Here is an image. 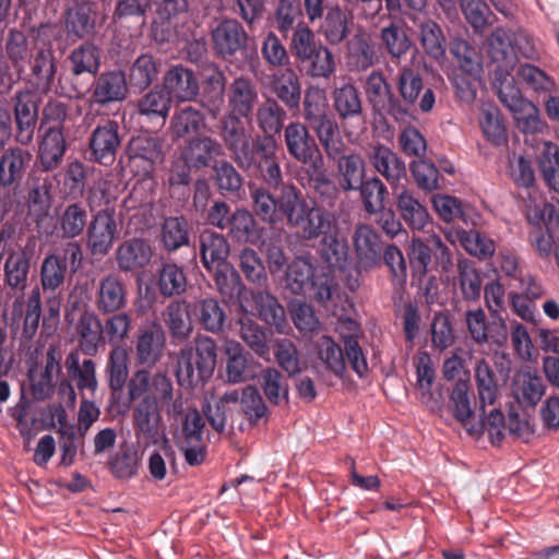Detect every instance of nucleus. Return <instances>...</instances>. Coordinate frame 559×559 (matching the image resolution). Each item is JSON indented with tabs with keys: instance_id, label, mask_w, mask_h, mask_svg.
Returning a JSON list of instances; mask_svg holds the SVG:
<instances>
[{
	"instance_id": "1",
	"label": "nucleus",
	"mask_w": 559,
	"mask_h": 559,
	"mask_svg": "<svg viewBox=\"0 0 559 559\" xmlns=\"http://www.w3.org/2000/svg\"><path fill=\"white\" fill-rule=\"evenodd\" d=\"M272 177H258L263 185H249L253 213L264 223L283 219L293 228H300L317 201L309 200L294 183L285 182L281 168Z\"/></svg>"
},
{
	"instance_id": "2",
	"label": "nucleus",
	"mask_w": 559,
	"mask_h": 559,
	"mask_svg": "<svg viewBox=\"0 0 559 559\" xmlns=\"http://www.w3.org/2000/svg\"><path fill=\"white\" fill-rule=\"evenodd\" d=\"M321 202H316L299 228L306 240L319 239L318 252L321 259L333 269L344 270L348 260V245L340 227V217L333 210L338 200V191L323 177L316 186Z\"/></svg>"
},
{
	"instance_id": "3",
	"label": "nucleus",
	"mask_w": 559,
	"mask_h": 559,
	"mask_svg": "<svg viewBox=\"0 0 559 559\" xmlns=\"http://www.w3.org/2000/svg\"><path fill=\"white\" fill-rule=\"evenodd\" d=\"M219 135L236 165L254 178L272 177L275 173L270 160L273 146L267 138H255L246 129L241 117L225 115L219 120Z\"/></svg>"
},
{
	"instance_id": "4",
	"label": "nucleus",
	"mask_w": 559,
	"mask_h": 559,
	"mask_svg": "<svg viewBox=\"0 0 559 559\" xmlns=\"http://www.w3.org/2000/svg\"><path fill=\"white\" fill-rule=\"evenodd\" d=\"M21 236L16 226L5 223L0 228V262L3 263V283L19 294L12 304V320H20L24 311L23 293L28 286L34 252L28 246L20 245Z\"/></svg>"
},
{
	"instance_id": "5",
	"label": "nucleus",
	"mask_w": 559,
	"mask_h": 559,
	"mask_svg": "<svg viewBox=\"0 0 559 559\" xmlns=\"http://www.w3.org/2000/svg\"><path fill=\"white\" fill-rule=\"evenodd\" d=\"M395 92L391 96L396 111L397 123H409L416 119V111L430 112L436 104L433 88L425 83L419 67L404 64L399 68L394 78Z\"/></svg>"
},
{
	"instance_id": "6",
	"label": "nucleus",
	"mask_w": 559,
	"mask_h": 559,
	"mask_svg": "<svg viewBox=\"0 0 559 559\" xmlns=\"http://www.w3.org/2000/svg\"><path fill=\"white\" fill-rule=\"evenodd\" d=\"M217 352L214 340L199 336L195 345L182 348L177 357L176 377L185 388L203 384L214 372Z\"/></svg>"
},
{
	"instance_id": "7",
	"label": "nucleus",
	"mask_w": 559,
	"mask_h": 559,
	"mask_svg": "<svg viewBox=\"0 0 559 559\" xmlns=\"http://www.w3.org/2000/svg\"><path fill=\"white\" fill-rule=\"evenodd\" d=\"M68 74L59 75L57 95L68 98H81L88 91V83L81 78L84 74L95 76L100 68V51L92 43H83L67 57Z\"/></svg>"
},
{
	"instance_id": "8",
	"label": "nucleus",
	"mask_w": 559,
	"mask_h": 559,
	"mask_svg": "<svg viewBox=\"0 0 559 559\" xmlns=\"http://www.w3.org/2000/svg\"><path fill=\"white\" fill-rule=\"evenodd\" d=\"M83 262V250L79 241H68L53 252L46 254L40 265V285L44 292L55 293L68 276L75 274Z\"/></svg>"
},
{
	"instance_id": "9",
	"label": "nucleus",
	"mask_w": 559,
	"mask_h": 559,
	"mask_svg": "<svg viewBox=\"0 0 559 559\" xmlns=\"http://www.w3.org/2000/svg\"><path fill=\"white\" fill-rule=\"evenodd\" d=\"M407 257L412 275L419 281L431 271L450 273L453 267L451 250L435 235L426 239L412 238Z\"/></svg>"
},
{
	"instance_id": "10",
	"label": "nucleus",
	"mask_w": 559,
	"mask_h": 559,
	"mask_svg": "<svg viewBox=\"0 0 559 559\" xmlns=\"http://www.w3.org/2000/svg\"><path fill=\"white\" fill-rule=\"evenodd\" d=\"M212 48L217 57L231 62L248 56L249 35L236 19L224 17L211 29Z\"/></svg>"
},
{
	"instance_id": "11",
	"label": "nucleus",
	"mask_w": 559,
	"mask_h": 559,
	"mask_svg": "<svg viewBox=\"0 0 559 559\" xmlns=\"http://www.w3.org/2000/svg\"><path fill=\"white\" fill-rule=\"evenodd\" d=\"M119 229L115 206L94 212L86 226V248L93 257H105L114 247Z\"/></svg>"
},
{
	"instance_id": "12",
	"label": "nucleus",
	"mask_w": 559,
	"mask_h": 559,
	"mask_svg": "<svg viewBox=\"0 0 559 559\" xmlns=\"http://www.w3.org/2000/svg\"><path fill=\"white\" fill-rule=\"evenodd\" d=\"M122 135L117 121L107 119L96 126L88 136L87 159L103 166H111L121 146Z\"/></svg>"
},
{
	"instance_id": "13",
	"label": "nucleus",
	"mask_w": 559,
	"mask_h": 559,
	"mask_svg": "<svg viewBox=\"0 0 559 559\" xmlns=\"http://www.w3.org/2000/svg\"><path fill=\"white\" fill-rule=\"evenodd\" d=\"M284 142L293 159L314 169L322 166L323 160L319 145L305 123L299 121L289 122L284 128Z\"/></svg>"
},
{
	"instance_id": "14",
	"label": "nucleus",
	"mask_w": 559,
	"mask_h": 559,
	"mask_svg": "<svg viewBox=\"0 0 559 559\" xmlns=\"http://www.w3.org/2000/svg\"><path fill=\"white\" fill-rule=\"evenodd\" d=\"M15 122V140L28 145L33 139L38 121L39 95L31 90L19 91L12 97Z\"/></svg>"
},
{
	"instance_id": "15",
	"label": "nucleus",
	"mask_w": 559,
	"mask_h": 559,
	"mask_svg": "<svg viewBox=\"0 0 559 559\" xmlns=\"http://www.w3.org/2000/svg\"><path fill=\"white\" fill-rule=\"evenodd\" d=\"M97 15L95 0H67L62 14L67 35L73 39H84L93 35Z\"/></svg>"
},
{
	"instance_id": "16",
	"label": "nucleus",
	"mask_w": 559,
	"mask_h": 559,
	"mask_svg": "<svg viewBox=\"0 0 559 559\" xmlns=\"http://www.w3.org/2000/svg\"><path fill=\"white\" fill-rule=\"evenodd\" d=\"M162 415L154 395L143 396L132 407V426L139 441L156 444L160 436Z\"/></svg>"
},
{
	"instance_id": "17",
	"label": "nucleus",
	"mask_w": 559,
	"mask_h": 559,
	"mask_svg": "<svg viewBox=\"0 0 559 559\" xmlns=\"http://www.w3.org/2000/svg\"><path fill=\"white\" fill-rule=\"evenodd\" d=\"M353 245L359 270L369 271L382 264L383 250L386 245L372 226L358 225L353 235Z\"/></svg>"
},
{
	"instance_id": "18",
	"label": "nucleus",
	"mask_w": 559,
	"mask_h": 559,
	"mask_svg": "<svg viewBox=\"0 0 559 559\" xmlns=\"http://www.w3.org/2000/svg\"><path fill=\"white\" fill-rule=\"evenodd\" d=\"M487 67L489 72L506 75L516 66V56L512 49L510 29L497 27L486 43Z\"/></svg>"
},
{
	"instance_id": "19",
	"label": "nucleus",
	"mask_w": 559,
	"mask_h": 559,
	"mask_svg": "<svg viewBox=\"0 0 559 559\" xmlns=\"http://www.w3.org/2000/svg\"><path fill=\"white\" fill-rule=\"evenodd\" d=\"M367 158L372 168L382 176L392 190L399 188L402 179L406 178V164L396 152L389 146L377 143L367 151Z\"/></svg>"
},
{
	"instance_id": "20",
	"label": "nucleus",
	"mask_w": 559,
	"mask_h": 559,
	"mask_svg": "<svg viewBox=\"0 0 559 559\" xmlns=\"http://www.w3.org/2000/svg\"><path fill=\"white\" fill-rule=\"evenodd\" d=\"M29 82L41 93H55L59 90L57 79L58 61L55 51L35 50L28 57Z\"/></svg>"
},
{
	"instance_id": "21",
	"label": "nucleus",
	"mask_w": 559,
	"mask_h": 559,
	"mask_svg": "<svg viewBox=\"0 0 559 559\" xmlns=\"http://www.w3.org/2000/svg\"><path fill=\"white\" fill-rule=\"evenodd\" d=\"M92 84H88L91 103L98 106H107L111 103L122 102L128 92L127 78L121 70L105 71L96 74Z\"/></svg>"
},
{
	"instance_id": "22",
	"label": "nucleus",
	"mask_w": 559,
	"mask_h": 559,
	"mask_svg": "<svg viewBox=\"0 0 559 559\" xmlns=\"http://www.w3.org/2000/svg\"><path fill=\"white\" fill-rule=\"evenodd\" d=\"M286 118L287 114L284 108L272 97L265 98L257 110V123L263 132L261 138H267L273 142V146L270 150V160L273 163L276 174H278L277 164L281 163V159L275 135L283 129Z\"/></svg>"
},
{
	"instance_id": "23",
	"label": "nucleus",
	"mask_w": 559,
	"mask_h": 559,
	"mask_svg": "<svg viewBox=\"0 0 559 559\" xmlns=\"http://www.w3.org/2000/svg\"><path fill=\"white\" fill-rule=\"evenodd\" d=\"M332 104L343 126L348 122L365 123L362 98L359 90L350 82L336 86L332 91Z\"/></svg>"
},
{
	"instance_id": "24",
	"label": "nucleus",
	"mask_w": 559,
	"mask_h": 559,
	"mask_svg": "<svg viewBox=\"0 0 559 559\" xmlns=\"http://www.w3.org/2000/svg\"><path fill=\"white\" fill-rule=\"evenodd\" d=\"M127 305V286L117 274H107L98 281L95 307L102 314L115 313Z\"/></svg>"
},
{
	"instance_id": "25",
	"label": "nucleus",
	"mask_w": 559,
	"mask_h": 559,
	"mask_svg": "<svg viewBox=\"0 0 559 559\" xmlns=\"http://www.w3.org/2000/svg\"><path fill=\"white\" fill-rule=\"evenodd\" d=\"M127 152L130 163L148 174L163 160V141L158 136L140 134L130 140Z\"/></svg>"
},
{
	"instance_id": "26",
	"label": "nucleus",
	"mask_w": 559,
	"mask_h": 559,
	"mask_svg": "<svg viewBox=\"0 0 559 559\" xmlns=\"http://www.w3.org/2000/svg\"><path fill=\"white\" fill-rule=\"evenodd\" d=\"M202 92L201 100L210 114L216 116L224 104L226 76L214 62H205L201 68Z\"/></svg>"
},
{
	"instance_id": "27",
	"label": "nucleus",
	"mask_w": 559,
	"mask_h": 559,
	"mask_svg": "<svg viewBox=\"0 0 559 559\" xmlns=\"http://www.w3.org/2000/svg\"><path fill=\"white\" fill-rule=\"evenodd\" d=\"M152 258V246L141 238L123 240L115 253L117 266L124 273L143 270L151 263Z\"/></svg>"
},
{
	"instance_id": "28",
	"label": "nucleus",
	"mask_w": 559,
	"mask_h": 559,
	"mask_svg": "<svg viewBox=\"0 0 559 559\" xmlns=\"http://www.w3.org/2000/svg\"><path fill=\"white\" fill-rule=\"evenodd\" d=\"M64 132L53 128L43 131L37 153V160L44 171H53L60 167L68 151Z\"/></svg>"
},
{
	"instance_id": "29",
	"label": "nucleus",
	"mask_w": 559,
	"mask_h": 559,
	"mask_svg": "<svg viewBox=\"0 0 559 559\" xmlns=\"http://www.w3.org/2000/svg\"><path fill=\"white\" fill-rule=\"evenodd\" d=\"M267 21L272 28L286 38L290 32L307 24L301 0H275Z\"/></svg>"
},
{
	"instance_id": "30",
	"label": "nucleus",
	"mask_w": 559,
	"mask_h": 559,
	"mask_svg": "<svg viewBox=\"0 0 559 559\" xmlns=\"http://www.w3.org/2000/svg\"><path fill=\"white\" fill-rule=\"evenodd\" d=\"M136 114L147 122L162 128L169 116L171 99L169 93L159 86H155L135 102Z\"/></svg>"
},
{
	"instance_id": "31",
	"label": "nucleus",
	"mask_w": 559,
	"mask_h": 559,
	"mask_svg": "<svg viewBox=\"0 0 559 559\" xmlns=\"http://www.w3.org/2000/svg\"><path fill=\"white\" fill-rule=\"evenodd\" d=\"M222 154L223 146L217 140L209 135H198L187 141L181 157L188 166L199 170L210 167L212 162Z\"/></svg>"
},
{
	"instance_id": "32",
	"label": "nucleus",
	"mask_w": 559,
	"mask_h": 559,
	"mask_svg": "<svg viewBox=\"0 0 559 559\" xmlns=\"http://www.w3.org/2000/svg\"><path fill=\"white\" fill-rule=\"evenodd\" d=\"M33 160L28 150L10 147L0 157V186L16 188Z\"/></svg>"
},
{
	"instance_id": "33",
	"label": "nucleus",
	"mask_w": 559,
	"mask_h": 559,
	"mask_svg": "<svg viewBox=\"0 0 559 559\" xmlns=\"http://www.w3.org/2000/svg\"><path fill=\"white\" fill-rule=\"evenodd\" d=\"M364 88L366 98L372 109L377 112L385 114L396 122V111L391 100V96H394V90L383 73L376 70L369 73Z\"/></svg>"
},
{
	"instance_id": "34",
	"label": "nucleus",
	"mask_w": 559,
	"mask_h": 559,
	"mask_svg": "<svg viewBox=\"0 0 559 559\" xmlns=\"http://www.w3.org/2000/svg\"><path fill=\"white\" fill-rule=\"evenodd\" d=\"M163 90L180 102L193 100L200 91L198 80L192 70L178 64L171 67L164 76Z\"/></svg>"
},
{
	"instance_id": "35",
	"label": "nucleus",
	"mask_w": 559,
	"mask_h": 559,
	"mask_svg": "<svg viewBox=\"0 0 559 559\" xmlns=\"http://www.w3.org/2000/svg\"><path fill=\"white\" fill-rule=\"evenodd\" d=\"M393 195L396 210L405 224L412 229L421 230L429 222L426 206L404 186L394 188Z\"/></svg>"
},
{
	"instance_id": "36",
	"label": "nucleus",
	"mask_w": 559,
	"mask_h": 559,
	"mask_svg": "<svg viewBox=\"0 0 559 559\" xmlns=\"http://www.w3.org/2000/svg\"><path fill=\"white\" fill-rule=\"evenodd\" d=\"M474 395L471 392L469 372L464 370L463 378H459L451 389L449 396V409L453 418L465 429L469 420L474 418Z\"/></svg>"
},
{
	"instance_id": "37",
	"label": "nucleus",
	"mask_w": 559,
	"mask_h": 559,
	"mask_svg": "<svg viewBox=\"0 0 559 559\" xmlns=\"http://www.w3.org/2000/svg\"><path fill=\"white\" fill-rule=\"evenodd\" d=\"M165 333L162 326L152 322L140 329L136 340V357L140 364L154 366L162 357Z\"/></svg>"
},
{
	"instance_id": "38",
	"label": "nucleus",
	"mask_w": 559,
	"mask_h": 559,
	"mask_svg": "<svg viewBox=\"0 0 559 559\" xmlns=\"http://www.w3.org/2000/svg\"><path fill=\"white\" fill-rule=\"evenodd\" d=\"M229 112L227 115L248 118L258 103V92L254 84L245 78L233 81L227 93Z\"/></svg>"
},
{
	"instance_id": "39",
	"label": "nucleus",
	"mask_w": 559,
	"mask_h": 559,
	"mask_svg": "<svg viewBox=\"0 0 559 559\" xmlns=\"http://www.w3.org/2000/svg\"><path fill=\"white\" fill-rule=\"evenodd\" d=\"M330 158L337 160L336 179L340 188L344 192L356 191L366 179V163L361 155H345L343 150L338 156Z\"/></svg>"
},
{
	"instance_id": "40",
	"label": "nucleus",
	"mask_w": 559,
	"mask_h": 559,
	"mask_svg": "<svg viewBox=\"0 0 559 559\" xmlns=\"http://www.w3.org/2000/svg\"><path fill=\"white\" fill-rule=\"evenodd\" d=\"M198 242L201 262L207 271L212 272L213 269L227 264L229 243L223 235L204 229Z\"/></svg>"
},
{
	"instance_id": "41",
	"label": "nucleus",
	"mask_w": 559,
	"mask_h": 559,
	"mask_svg": "<svg viewBox=\"0 0 559 559\" xmlns=\"http://www.w3.org/2000/svg\"><path fill=\"white\" fill-rule=\"evenodd\" d=\"M305 124L316 133L328 157H336L341 151L345 150L344 142L338 134V124L330 110Z\"/></svg>"
},
{
	"instance_id": "42",
	"label": "nucleus",
	"mask_w": 559,
	"mask_h": 559,
	"mask_svg": "<svg viewBox=\"0 0 559 559\" xmlns=\"http://www.w3.org/2000/svg\"><path fill=\"white\" fill-rule=\"evenodd\" d=\"M79 346L83 354L95 356L105 342L104 326L94 311L84 310L78 321Z\"/></svg>"
},
{
	"instance_id": "43",
	"label": "nucleus",
	"mask_w": 559,
	"mask_h": 559,
	"mask_svg": "<svg viewBox=\"0 0 559 559\" xmlns=\"http://www.w3.org/2000/svg\"><path fill=\"white\" fill-rule=\"evenodd\" d=\"M88 224V214L81 202L67 204L57 215L56 230L62 239H73L81 236Z\"/></svg>"
},
{
	"instance_id": "44",
	"label": "nucleus",
	"mask_w": 559,
	"mask_h": 559,
	"mask_svg": "<svg viewBox=\"0 0 559 559\" xmlns=\"http://www.w3.org/2000/svg\"><path fill=\"white\" fill-rule=\"evenodd\" d=\"M226 229L235 242L258 245L261 240V228L247 209H237L233 212Z\"/></svg>"
},
{
	"instance_id": "45",
	"label": "nucleus",
	"mask_w": 559,
	"mask_h": 559,
	"mask_svg": "<svg viewBox=\"0 0 559 559\" xmlns=\"http://www.w3.org/2000/svg\"><path fill=\"white\" fill-rule=\"evenodd\" d=\"M271 91L288 109H299L301 100V83L293 69L275 73L271 81Z\"/></svg>"
},
{
	"instance_id": "46",
	"label": "nucleus",
	"mask_w": 559,
	"mask_h": 559,
	"mask_svg": "<svg viewBox=\"0 0 559 559\" xmlns=\"http://www.w3.org/2000/svg\"><path fill=\"white\" fill-rule=\"evenodd\" d=\"M301 73L311 79H330L336 70L333 52L325 46H318L298 62Z\"/></svg>"
},
{
	"instance_id": "47",
	"label": "nucleus",
	"mask_w": 559,
	"mask_h": 559,
	"mask_svg": "<svg viewBox=\"0 0 559 559\" xmlns=\"http://www.w3.org/2000/svg\"><path fill=\"white\" fill-rule=\"evenodd\" d=\"M160 245L168 252H175L190 243V223L185 216L166 217L160 226Z\"/></svg>"
},
{
	"instance_id": "48",
	"label": "nucleus",
	"mask_w": 559,
	"mask_h": 559,
	"mask_svg": "<svg viewBox=\"0 0 559 559\" xmlns=\"http://www.w3.org/2000/svg\"><path fill=\"white\" fill-rule=\"evenodd\" d=\"M319 33L331 45H338L349 35V17L340 4H332L321 19Z\"/></svg>"
},
{
	"instance_id": "49",
	"label": "nucleus",
	"mask_w": 559,
	"mask_h": 559,
	"mask_svg": "<svg viewBox=\"0 0 559 559\" xmlns=\"http://www.w3.org/2000/svg\"><path fill=\"white\" fill-rule=\"evenodd\" d=\"M188 285L187 275L182 266L175 262H163L157 270L156 287L166 298L182 295Z\"/></svg>"
},
{
	"instance_id": "50",
	"label": "nucleus",
	"mask_w": 559,
	"mask_h": 559,
	"mask_svg": "<svg viewBox=\"0 0 559 559\" xmlns=\"http://www.w3.org/2000/svg\"><path fill=\"white\" fill-rule=\"evenodd\" d=\"M164 322L170 335L183 341L192 332L189 304L186 300L171 301L163 312Z\"/></svg>"
},
{
	"instance_id": "51",
	"label": "nucleus",
	"mask_w": 559,
	"mask_h": 559,
	"mask_svg": "<svg viewBox=\"0 0 559 559\" xmlns=\"http://www.w3.org/2000/svg\"><path fill=\"white\" fill-rule=\"evenodd\" d=\"M204 124V115L199 109L186 105L176 108L170 120V130L174 136L178 139L192 138L198 136L197 134Z\"/></svg>"
},
{
	"instance_id": "52",
	"label": "nucleus",
	"mask_w": 559,
	"mask_h": 559,
	"mask_svg": "<svg viewBox=\"0 0 559 559\" xmlns=\"http://www.w3.org/2000/svg\"><path fill=\"white\" fill-rule=\"evenodd\" d=\"M58 428L56 430L59 437V447L61 451L60 465L70 466L74 463L79 447L82 444L76 431V425L67 420V414L63 408L57 414Z\"/></svg>"
},
{
	"instance_id": "53",
	"label": "nucleus",
	"mask_w": 559,
	"mask_h": 559,
	"mask_svg": "<svg viewBox=\"0 0 559 559\" xmlns=\"http://www.w3.org/2000/svg\"><path fill=\"white\" fill-rule=\"evenodd\" d=\"M356 191L359 192L362 209L368 215H378L385 209L389 189L379 177L366 178Z\"/></svg>"
},
{
	"instance_id": "54",
	"label": "nucleus",
	"mask_w": 559,
	"mask_h": 559,
	"mask_svg": "<svg viewBox=\"0 0 559 559\" xmlns=\"http://www.w3.org/2000/svg\"><path fill=\"white\" fill-rule=\"evenodd\" d=\"M318 271L308 260L296 258L287 265L285 285L294 295H304L312 285Z\"/></svg>"
},
{
	"instance_id": "55",
	"label": "nucleus",
	"mask_w": 559,
	"mask_h": 559,
	"mask_svg": "<svg viewBox=\"0 0 559 559\" xmlns=\"http://www.w3.org/2000/svg\"><path fill=\"white\" fill-rule=\"evenodd\" d=\"M413 21L419 28L420 43L426 53L433 59L441 58L445 52V40L439 25L420 13L415 14Z\"/></svg>"
},
{
	"instance_id": "56",
	"label": "nucleus",
	"mask_w": 559,
	"mask_h": 559,
	"mask_svg": "<svg viewBox=\"0 0 559 559\" xmlns=\"http://www.w3.org/2000/svg\"><path fill=\"white\" fill-rule=\"evenodd\" d=\"M254 310L258 317L278 331L286 323L284 307L278 300L266 290H257L252 293Z\"/></svg>"
},
{
	"instance_id": "57",
	"label": "nucleus",
	"mask_w": 559,
	"mask_h": 559,
	"mask_svg": "<svg viewBox=\"0 0 559 559\" xmlns=\"http://www.w3.org/2000/svg\"><path fill=\"white\" fill-rule=\"evenodd\" d=\"M475 382L480 409L484 412L486 405H493L498 397L497 373L485 359H480L476 362Z\"/></svg>"
},
{
	"instance_id": "58",
	"label": "nucleus",
	"mask_w": 559,
	"mask_h": 559,
	"mask_svg": "<svg viewBox=\"0 0 559 559\" xmlns=\"http://www.w3.org/2000/svg\"><path fill=\"white\" fill-rule=\"evenodd\" d=\"M192 312L199 324L206 331L218 333L226 321V312L214 298H204L194 302Z\"/></svg>"
},
{
	"instance_id": "59",
	"label": "nucleus",
	"mask_w": 559,
	"mask_h": 559,
	"mask_svg": "<svg viewBox=\"0 0 559 559\" xmlns=\"http://www.w3.org/2000/svg\"><path fill=\"white\" fill-rule=\"evenodd\" d=\"M160 63L151 56L143 53L131 64L128 72V82L138 90L147 88L157 78Z\"/></svg>"
},
{
	"instance_id": "60",
	"label": "nucleus",
	"mask_w": 559,
	"mask_h": 559,
	"mask_svg": "<svg viewBox=\"0 0 559 559\" xmlns=\"http://www.w3.org/2000/svg\"><path fill=\"white\" fill-rule=\"evenodd\" d=\"M316 348L318 358L325 369L338 378L343 377L346 370L344 348L328 335H323L318 340Z\"/></svg>"
},
{
	"instance_id": "61",
	"label": "nucleus",
	"mask_w": 559,
	"mask_h": 559,
	"mask_svg": "<svg viewBox=\"0 0 559 559\" xmlns=\"http://www.w3.org/2000/svg\"><path fill=\"white\" fill-rule=\"evenodd\" d=\"M216 288L225 302L239 299L245 286L237 271L227 264L213 269Z\"/></svg>"
},
{
	"instance_id": "62",
	"label": "nucleus",
	"mask_w": 559,
	"mask_h": 559,
	"mask_svg": "<svg viewBox=\"0 0 559 559\" xmlns=\"http://www.w3.org/2000/svg\"><path fill=\"white\" fill-rule=\"evenodd\" d=\"M105 372L111 391H122L129 376L128 353L124 348L116 346L111 349Z\"/></svg>"
},
{
	"instance_id": "63",
	"label": "nucleus",
	"mask_w": 559,
	"mask_h": 559,
	"mask_svg": "<svg viewBox=\"0 0 559 559\" xmlns=\"http://www.w3.org/2000/svg\"><path fill=\"white\" fill-rule=\"evenodd\" d=\"M152 4L153 0H115L112 21L122 25L132 20L144 26Z\"/></svg>"
},
{
	"instance_id": "64",
	"label": "nucleus",
	"mask_w": 559,
	"mask_h": 559,
	"mask_svg": "<svg viewBox=\"0 0 559 559\" xmlns=\"http://www.w3.org/2000/svg\"><path fill=\"white\" fill-rule=\"evenodd\" d=\"M379 38L381 47H383L392 60L401 59L412 45L405 31L395 23L381 28Z\"/></svg>"
}]
</instances>
